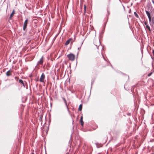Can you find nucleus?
<instances>
[{
    "label": "nucleus",
    "instance_id": "nucleus-19",
    "mask_svg": "<svg viewBox=\"0 0 154 154\" xmlns=\"http://www.w3.org/2000/svg\"><path fill=\"white\" fill-rule=\"evenodd\" d=\"M152 74V72H150L148 74V76H150Z\"/></svg>",
    "mask_w": 154,
    "mask_h": 154
},
{
    "label": "nucleus",
    "instance_id": "nucleus-21",
    "mask_svg": "<svg viewBox=\"0 0 154 154\" xmlns=\"http://www.w3.org/2000/svg\"><path fill=\"white\" fill-rule=\"evenodd\" d=\"M152 53L153 54V55L154 56V50H153L152 51Z\"/></svg>",
    "mask_w": 154,
    "mask_h": 154
},
{
    "label": "nucleus",
    "instance_id": "nucleus-12",
    "mask_svg": "<svg viewBox=\"0 0 154 154\" xmlns=\"http://www.w3.org/2000/svg\"><path fill=\"white\" fill-rule=\"evenodd\" d=\"M82 104H80L79 105V111H81L82 109Z\"/></svg>",
    "mask_w": 154,
    "mask_h": 154
},
{
    "label": "nucleus",
    "instance_id": "nucleus-4",
    "mask_svg": "<svg viewBox=\"0 0 154 154\" xmlns=\"http://www.w3.org/2000/svg\"><path fill=\"white\" fill-rule=\"evenodd\" d=\"M43 57L42 56L39 61H38V64H41L42 65L43 64Z\"/></svg>",
    "mask_w": 154,
    "mask_h": 154
},
{
    "label": "nucleus",
    "instance_id": "nucleus-16",
    "mask_svg": "<svg viewBox=\"0 0 154 154\" xmlns=\"http://www.w3.org/2000/svg\"><path fill=\"white\" fill-rule=\"evenodd\" d=\"M149 18V23L150 24V23H151V22H152V19H151V17H149V18Z\"/></svg>",
    "mask_w": 154,
    "mask_h": 154
},
{
    "label": "nucleus",
    "instance_id": "nucleus-8",
    "mask_svg": "<svg viewBox=\"0 0 154 154\" xmlns=\"http://www.w3.org/2000/svg\"><path fill=\"white\" fill-rule=\"evenodd\" d=\"M151 26L152 27V28L154 29V18H152V21L151 22V23H150V24Z\"/></svg>",
    "mask_w": 154,
    "mask_h": 154
},
{
    "label": "nucleus",
    "instance_id": "nucleus-22",
    "mask_svg": "<svg viewBox=\"0 0 154 154\" xmlns=\"http://www.w3.org/2000/svg\"><path fill=\"white\" fill-rule=\"evenodd\" d=\"M32 154H34L33 153H32Z\"/></svg>",
    "mask_w": 154,
    "mask_h": 154
},
{
    "label": "nucleus",
    "instance_id": "nucleus-10",
    "mask_svg": "<svg viewBox=\"0 0 154 154\" xmlns=\"http://www.w3.org/2000/svg\"><path fill=\"white\" fill-rule=\"evenodd\" d=\"M19 82L20 83V84L21 85H22L24 86L25 87V85L24 84V83H23V81L21 79H20L19 80Z\"/></svg>",
    "mask_w": 154,
    "mask_h": 154
},
{
    "label": "nucleus",
    "instance_id": "nucleus-3",
    "mask_svg": "<svg viewBox=\"0 0 154 154\" xmlns=\"http://www.w3.org/2000/svg\"><path fill=\"white\" fill-rule=\"evenodd\" d=\"M45 78V75L44 73H43L42 74L39 81L41 82H44V80Z\"/></svg>",
    "mask_w": 154,
    "mask_h": 154
},
{
    "label": "nucleus",
    "instance_id": "nucleus-18",
    "mask_svg": "<svg viewBox=\"0 0 154 154\" xmlns=\"http://www.w3.org/2000/svg\"><path fill=\"white\" fill-rule=\"evenodd\" d=\"M15 79L17 81L19 79V78L18 77H15Z\"/></svg>",
    "mask_w": 154,
    "mask_h": 154
},
{
    "label": "nucleus",
    "instance_id": "nucleus-17",
    "mask_svg": "<svg viewBox=\"0 0 154 154\" xmlns=\"http://www.w3.org/2000/svg\"><path fill=\"white\" fill-rule=\"evenodd\" d=\"M86 6L85 5H84V12L85 13V12L86 11Z\"/></svg>",
    "mask_w": 154,
    "mask_h": 154
},
{
    "label": "nucleus",
    "instance_id": "nucleus-13",
    "mask_svg": "<svg viewBox=\"0 0 154 154\" xmlns=\"http://www.w3.org/2000/svg\"><path fill=\"white\" fill-rule=\"evenodd\" d=\"M134 16L136 17H137V18H139V16L137 14V13H136V12H134Z\"/></svg>",
    "mask_w": 154,
    "mask_h": 154
},
{
    "label": "nucleus",
    "instance_id": "nucleus-1",
    "mask_svg": "<svg viewBox=\"0 0 154 154\" xmlns=\"http://www.w3.org/2000/svg\"><path fill=\"white\" fill-rule=\"evenodd\" d=\"M67 56L69 59V60L71 61H73L75 58V55L72 53H70L68 54Z\"/></svg>",
    "mask_w": 154,
    "mask_h": 154
},
{
    "label": "nucleus",
    "instance_id": "nucleus-2",
    "mask_svg": "<svg viewBox=\"0 0 154 154\" xmlns=\"http://www.w3.org/2000/svg\"><path fill=\"white\" fill-rule=\"evenodd\" d=\"M28 20L27 19L26 20L24 21L23 26V30H25L27 27V24L28 23Z\"/></svg>",
    "mask_w": 154,
    "mask_h": 154
},
{
    "label": "nucleus",
    "instance_id": "nucleus-14",
    "mask_svg": "<svg viewBox=\"0 0 154 154\" xmlns=\"http://www.w3.org/2000/svg\"><path fill=\"white\" fill-rule=\"evenodd\" d=\"M63 100H64V102H65V103L66 105V106H67V102H66V100L65 98H63Z\"/></svg>",
    "mask_w": 154,
    "mask_h": 154
},
{
    "label": "nucleus",
    "instance_id": "nucleus-9",
    "mask_svg": "<svg viewBox=\"0 0 154 154\" xmlns=\"http://www.w3.org/2000/svg\"><path fill=\"white\" fill-rule=\"evenodd\" d=\"M83 116H82L80 120V122L81 123V124L82 126H83V125H84V122L83 121Z\"/></svg>",
    "mask_w": 154,
    "mask_h": 154
},
{
    "label": "nucleus",
    "instance_id": "nucleus-6",
    "mask_svg": "<svg viewBox=\"0 0 154 154\" xmlns=\"http://www.w3.org/2000/svg\"><path fill=\"white\" fill-rule=\"evenodd\" d=\"M12 71L9 70L8 72H7L6 73V75L7 76H9L11 75L12 73Z\"/></svg>",
    "mask_w": 154,
    "mask_h": 154
},
{
    "label": "nucleus",
    "instance_id": "nucleus-5",
    "mask_svg": "<svg viewBox=\"0 0 154 154\" xmlns=\"http://www.w3.org/2000/svg\"><path fill=\"white\" fill-rule=\"evenodd\" d=\"M144 24L146 26V29H147L149 32H151V30L149 26L148 25L147 22H144Z\"/></svg>",
    "mask_w": 154,
    "mask_h": 154
},
{
    "label": "nucleus",
    "instance_id": "nucleus-11",
    "mask_svg": "<svg viewBox=\"0 0 154 154\" xmlns=\"http://www.w3.org/2000/svg\"><path fill=\"white\" fill-rule=\"evenodd\" d=\"M146 14H147V15L148 18L151 17L150 13L148 11H146Z\"/></svg>",
    "mask_w": 154,
    "mask_h": 154
},
{
    "label": "nucleus",
    "instance_id": "nucleus-7",
    "mask_svg": "<svg viewBox=\"0 0 154 154\" xmlns=\"http://www.w3.org/2000/svg\"><path fill=\"white\" fill-rule=\"evenodd\" d=\"M72 38H69L66 42V43H65V45H67L69 44L70 42L72 40Z\"/></svg>",
    "mask_w": 154,
    "mask_h": 154
},
{
    "label": "nucleus",
    "instance_id": "nucleus-15",
    "mask_svg": "<svg viewBox=\"0 0 154 154\" xmlns=\"http://www.w3.org/2000/svg\"><path fill=\"white\" fill-rule=\"evenodd\" d=\"M14 14V11H13L10 16V18H11Z\"/></svg>",
    "mask_w": 154,
    "mask_h": 154
},
{
    "label": "nucleus",
    "instance_id": "nucleus-20",
    "mask_svg": "<svg viewBox=\"0 0 154 154\" xmlns=\"http://www.w3.org/2000/svg\"><path fill=\"white\" fill-rule=\"evenodd\" d=\"M98 45H95L97 46H98L100 44V42H99V41H98Z\"/></svg>",
    "mask_w": 154,
    "mask_h": 154
}]
</instances>
